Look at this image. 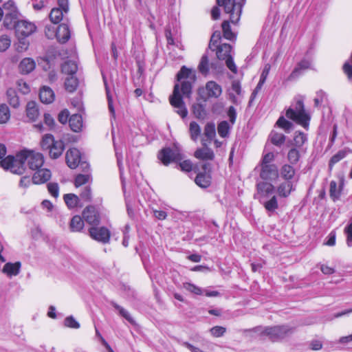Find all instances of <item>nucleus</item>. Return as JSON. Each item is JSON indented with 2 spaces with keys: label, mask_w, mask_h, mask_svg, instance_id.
I'll list each match as a JSON object with an SVG mask.
<instances>
[{
  "label": "nucleus",
  "mask_w": 352,
  "mask_h": 352,
  "mask_svg": "<svg viewBox=\"0 0 352 352\" xmlns=\"http://www.w3.org/2000/svg\"><path fill=\"white\" fill-rule=\"evenodd\" d=\"M0 163L5 170H9L14 174L22 175L25 173L26 166L32 170L41 168L44 164V157L41 153L24 149L19 152L15 157L8 155Z\"/></svg>",
  "instance_id": "nucleus-1"
},
{
  "label": "nucleus",
  "mask_w": 352,
  "mask_h": 352,
  "mask_svg": "<svg viewBox=\"0 0 352 352\" xmlns=\"http://www.w3.org/2000/svg\"><path fill=\"white\" fill-rule=\"evenodd\" d=\"M219 6H223L226 13L230 14L232 23L236 24L241 18L246 0H216Z\"/></svg>",
  "instance_id": "nucleus-2"
},
{
  "label": "nucleus",
  "mask_w": 352,
  "mask_h": 352,
  "mask_svg": "<svg viewBox=\"0 0 352 352\" xmlns=\"http://www.w3.org/2000/svg\"><path fill=\"white\" fill-rule=\"evenodd\" d=\"M286 116L308 129L311 117L306 112L302 100H298L294 108H289L286 111Z\"/></svg>",
  "instance_id": "nucleus-3"
},
{
  "label": "nucleus",
  "mask_w": 352,
  "mask_h": 352,
  "mask_svg": "<svg viewBox=\"0 0 352 352\" xmlns=\"http://www.w3.org/2000/svg\"><path fill=\"white\" fill-rule=\"evenodd\" d=\"M177 81H181L182 79H187L182 82L181 91L184 96L190 98L192 93V83L196 80L195 72L186 66H182L177 74Z\"/></svg>",
  "instance_id": "nucleus-4"
},
{
  "label": "nucleus",
  "mask_w": 352,
  "mask_h": 352,
  "mask_svg": "<svg viewBox=\"0 0 352 352\" xmlns=\"http://www.w3.org/2000/svg\"><path fill=\"white\" fill-rule=\"evenodd\" d=\"M294 329L287 325L265 327L261 334L266 335L272 342L281 340L293 333Z\"/></svg>",
  "instance_id": "nucleus-5"
},
{
  "label": "nucleus",
  "mask_w": 352,
  "mask_h": 352,
  "mask_svg": "<svg viewBox=\"0 0 352 352\" xmlns=\"http://www.w3.org/2000/svg\"><path fill=\"white\" fill-rule=\"evenodd\" d=\"M14 30L18 36L22 37L19 41L22 44V50H27L28 43L24 41V38L33 34L36 30V26L33 23L25 20H21L18 21Z\"/></svg>",
  "instance_id": "nucleus-6"
},
{
  "label": "nucleus",
  "mask_w": 352,
  "mask_h": 352,
  "mask_svg": "<svg viewBox=\"0 0 352 352\" xmlns=\"http://www.w3.org/2000/svg\"><path fill=\"white\" fill-rule=\"evenodd\" d=\"M4 21L3 25L8 29L15 28L18 21L19 12L14 5V1H8L3 4Z\"/></svg>",
  "instance_id": "nucleus-7"
},
{
  "label": "nucleus",
  "mask_w": 352,
  "mask_h": 352,
  "mask_svg": "<svg viewBox=\"0 0 352 352\" xmlns=\"http://www.w3.org/2000/svg\"><path fill=\"white\" fill-rule=\"evenodd\" d=\"M170 103L175 109L176 112L182 118H185L188 115V110L180 94V87L178 83L174 86L172 96H170Z\"/></svg>",
  "instance_id": "nucleus-8"
},
{
  "label": "nucleus",
  "mask_w": 352,
  "mask_h": 352,
  "mask_svg": "<svg viewBox=\"0 0 352 352\" xmlns=\"http://www.w3.org/2000/svg\"><path fill=\"white\" fill-rule=\"evenodd\" d=\"M158 159L162 163L168 166L171 162H177L183 160V155L178 150H173L166 147L162 148L158 153Z\"/></svg>",
  "instance_id": "nucleus-9"
},
{
  "label": "nucleus",
  "mask_w": 352,
  "mask_h": 352,
  "mask_svg": "<svg viewBox=\"0 0 352 352\" xmlns=\"http://www.w3.org/2000/svg\"><path fill=\"white\" fill-rule=\"evenodd\" d=\"M90 236L100 243H107L110 240V231L105 227H91L89 229Z\"/></svg>",
  "instance_id": "nucleus-10"
},
{
  "label": "nucleus",
  "mask_w": 352,
  "mask_h": 352,
  "mask_svg": "<svg viewBox=\"0 0 352 352\" xmlns=\"http://www.w3.org/2000/svg\"><path fill=\"white\" fill-rule=\"evenodd\" d=\"M256 189L259 201L270 198L275 191L274 185L264 181L257 183Z\"/></svg>",
  "instance_id": "nucleus-11"
},
{
  "label": "nucleus",
  "mask_w": 352,
  "mask_h": 352,
  "mask_svg": "<svg viewBox=\"0 0 352 352\" xmlns=\"http://www.w3.org/2000/svg\"><path fill=\"white\" fill-rule=\"evenodd\" d=\"M82 217L89 224L98 226L100 217L96 208L94 206H87L82 211Z\"/></svg>",
  "instance_id": "nucleus-12"
},
{
  "label": "nucleus",
  "mask_w": 352,
  "mask_h": 352,
  "mask_svg": "<svg viewBox=\"0 0 352 352\" xmlns=\"http://www.w3.org/2000/svg\"><path fill=\"white\" fill-rule=\"evenodd\" d=\"M260 177L264 181H275L278 177V170L276 164L261 166Z\"/></svg>",
  "instance_id": "nucleus-13"
},
{
  "label": "nucleus",
  "mask_w": 352,
  "mask_h": 352,
  "mask_svg": "<svg viewBox=\"0 0 352 352\" xmlns=\"http://www.w3.org/2000/svg\"><path fill=\"white\" fill-rule=\"evenodd\" d=\"M65 160L67 166L70 168H76L80 164V151L76 148L69 149L66 153Z\"/></svg>",
  "instance_id": "nucleus-14"
},
{
  "label": "nucleus",
  "mask_w": 352,
  "mask_h": 352,
  "mask_svg": "<svg viewBox=\"0 0 352 352\" xmlns=\"http://www.w3.org/2000/svg\"><path fill=\"white\" fill-rule=\"evenodd\" d=\"M52 173L47 168H38L32 176V183L34 184H41L50 179Z\"/></svg>",
  "instance_id": "nucleus-15"
},
{
  "label": "nucleus",
  "mask_w": 352,
  "mask_h": 352,
  "mask_svg": "<svg viewBox=\"0 0 352 352\" xmlns=\"http://www.w3.org/2000/svg\"><path fill=\"white\" fill-rule=\"evenodd\" d=\"M202 144L204 148H198L195 152V157L199 160H212L214 157V154L213 151L206 146V144L204 142V140H202Z\"/></svg>",
  "instance_id": "nucleus-16"
},
{
  "label": "nucleus",
  "mask_w": 352,
  "mask_h": 352,
  "mask_svg": "<svg viewBox=\"0 0 352 352\" xmlns=\"http://www.w3.org/2000/svg\"><path fill=\"white\" fill-rule=\"evenodd\" d=\"M70 31L67 24L63 23L58 25L56 30V38L60 43H67L70 38Z\"/></svg>",
  "instance_id": "nucleus-17"
},
{
  "label": "nucleus",
  "mask_w": 352,
  "mask_h": 352,
  "mask_svg": "<svg viewBox=\"0 0 352 352\" xmlns=\"http://www.w3.org/2000/svg\"><path fill=\"white\" fill-rule=\"evenodd\" d=\"M35 67L36 63L32 58H25L20 62L19 70L22 74H28L35 69Z\"/></svg>",
  "instance_id": "nucleus-18"
},
{
  "label": "nucleus",
  "mask_w": 352,
  "mask_h": 352,
  "mask_svg": "<svg viewBox=\"0 0 352 352\" xmlns=\"http://www.w3.org/2000/svg\"><path fill=\"white\" fill-rule=\"evenodd\" d=\"M311 63L309 60L303 59L300 61L296 67L294 69L292 72L288 77L289 80H292L296 78H298L302 73V71L307 69L310 67Z\"/></svg>",
  "instance_id": "nucleus-19"
},
{
  "label": "nucleus",
  "mask_w": 352,
  "mask_h": 352,
  "mask_svg": "<svg viewBox=\"0 0 352 352\" xmlns=\"http://www.w3.org/2000/svg\"><path fill=\"white\" fill-rule=\"evenodd\" d=\"M21 263L19 261L15 263H7L4 265L2 272L9 277L16 276L20 272Z\"/></svg>",
  "instance_id": "nucleus-20"
},
{
  "label": "nucleus",
  "mask_w": 352,
  "mask_h": 352,
  "mask_svg": "<svg viewBox=\"0 0 352 352\" xmlns=\"http://www.w3.org/2000/svg\"><path fill=\"white\" fill-rule=\"evenodd\" d=\"M206 89L209 98H219L222 93L221 87L214 81H209L206 83Z\"/></svg>",
  "instance_id": "nucleus-21"
},
{
  "label": "nucleus",
  "mask_w": 352,
  "mask_h": 352,
  "mask_svg": "<svg viewBox=\"0 0 352 352\" xmlns=\"http://www.w3.org/2000/svg\"><path fill=\"white\" fill-rule=\"evenodd\" d=\"M65 149V143L63 140H56L49 149V155L52 159L58 158Z\"/></svg>",
  "instance_id": "nucleus-22"
},
{
  "label": "nucleus",
  "mask_w": 352,
  "mask_h": 352,
  "mask_svg": "<svg viewBox=\"0 0 352 352\" xmlns=\"http://www.w3.org/2000/svg\"><path fill=\"white\" fill-rule=\"evenodd\" d=\"M294 190L295 186L291 181L283 182L277 188V192L282 197H287Z\"/></svg>",
  "instance_id": "nucleus-23"
},
{
  "label": "nucleus",
  "mask_w": 352,
  "mask_h": 352,
  "mask_svg": "<svg viewBox=\"0 0 352 352\" xmlns=\"http://www.w3.org/2000/svg\"><path fill=\"white\" fill-rule=\"evenodd\" d=\"M260 203L263 205L270 216L275 212L276 210L278 208L277 198L275 195H272L269 199L261 200Z\"/></svg>",
  "instance_id": "nucleus-24"
},
{
  "label": "nucleus",
  "mask_w": 352,
  "mask_h": 352,
  "mask_svg": "<svg viewBox=\"0 0 352 352\" xmlns=\"http://www.w3.org/2000/svg\"><path fill=\"white\" fill-rule=\"evenodd\" d=\"M211 179L209 173H199L195 179V182L199 187L206 188L210 186Z\"/></svg>",
  "instance_id": "nucleus-25"
},
{
  "label": "nucleus",
  "mask_w": 352,
  "mask_h": 352,
  "mask_svg": "<svg viewBox=\"0 0 352 352\" xmlns=\"http://www.w3.org/2000/svg\"><path fill=\"white\" fill-rule=\"evenodd\" d=\"M69 124L74 132H80L83 126L82 116L77 113L73 114L69 119Z\"/></svg>",
  "instance_id": "nucleus-26"
},
{
  "label": "nucleus",
  "mask_w": 352,
  "mask_h": 352,
  "mask_svg": "<svg viewBox=\"0 0 352 352\" xmlns=\"http://www.w3.org/2000/svg\"><path fill=\"white\" fill-rule=\"evenodd\" d=\"M39 98L43 103H52L54 100V93L51 88L44 86L40 90Z\"/></svg>",
  "instance_id": "nucleus-27"
},
{
  "label": "nucleus",
  "mask_w": 352,
  "mask_h": 352,
  "mask_svg": "<svg viewBox=\"0 0 352 352\" xmlns=\"http://www.w3.org/2000/svg\"><path fill=\"white\" fill-rule=\"evenodd\" d=\"M343 185H344V179L343 178H342V179L340 180L339 188H338L337 183L335 181H331L330 182L329 195L333 201H336V200L339 199L340 195H341V190L343 187Z\"/></svg>",
  "instance_id": "nucleus-28"
},
{
  "label": "nucleus",
  "mask_w": 352,
  "mask_h": 352,
  "mask_svg": "<svg viewBox=\"0 0 352 352\" xmlns=\"http://www.w3.org/2000/svg\"><path fill=\"white\" fill-rule=\"evenodd\" d=\"M232 46L228 43H223L217 46V56L219 60H225L230 55Z\"/></svg>",
  "instance_id": "nucleus-29"
},
{
  "label": "nucleus",
  "mask_w": 352,
  "mask_h": 352,
  "mask_svg": "<svg viewBox=\"0 0 352 352\" xmlns=\"http://www.w3.org/2000/svg\"><path fill=\"white\" fill-rule=\"evenodd\" d=\"M62 72L69 76L74 75L78 70V63L76 60H67L61 66Z\"/></svg>",
  "instance_id": "nucleus-30"
},
{
  "label": "nucleus",
  "mask_w": 352,
  "mask_h": 352,
  "mask_svg": "<svg viewBox=\"0 0 352 352\" xmlns=\"http://www.w3.org/2000/svg\"><path fill=\"white\" fill-rule=\"evenodd\" d=\"M84 228V221L79 215L74 216L69 223V229L72 232H80Z\"/></svg>",
  "instance_id": "nucleus-31"
},
{
  "label": "nucleus",
  "mask_w": 352,
  "mask_h": 352,
  "mask_svg": "<svg viewBox=\"0 0 352 352\" xmlns=\"http://www.w3.org/2000/svg\"><path fill=\"white\" fill-rule=\"evenodd\" d=\"M26 114L30 120L34 121L38 116V109L34 101H30L27 104Z\"/></svg>",
  "instance_id": "nucleus-32"
},
{
  "label": "nucleus",
  "mask_w": 352,
  "mask_h": 352,
  "mask_svg": "<svg viewBox=\"0 0 352 352\" xmlns=\"http://www.w3.org/2000/svg\"><path fill=\"white\" fill-rule=\"evenodd\" d=\"M295 169L290 164H284L280 168V176L286 181L292 179L295 175Z\"/></svg>",
  "instance_id": "nucleus-33"
},
{
  "label": "nucleus",
  "mask_w": 352,
  "mask_h": 352,
  "mask_svg": "<svg viewBox=\"0 0 352 352\" xmlns=\"http://www.w3.org/2000/svg\"><path fill=\"white\" fill-rule=\"evenodd\" d=\"M63 199L65 204L69 209H73L77 207L80 201L79 197L73 193L64 195Z\"/></svg>",
  "instance_id": "nucleus-34"
},
{
  "label": "nucleus",
  "mask_w": 352,
  "mask_h": 352,
  "mask_svg": "<svg viewBox=\"0 0 352 352\" xmlns=\"http://www.w3.org/2000/svg\"><path fill=\"white\" fill-rule=\"evenodd\" d=\"M230 22L232 23L231 20L229 21H224L222 23L221 27L223 30V37L226 39L230 40V41H234L236 39V34L232 32L231 28L230 25Z\"/></svg>",
  "instance_id": "nucleus-35"
},
{
  "label": "nucleus",
  "mask_w": 352,
  "mask_h": 352,
  "mask_svg": "<svg viewBox=\"0 0 352 352\" xmlns=\"http://www.w3.org/2000/svg\"><path fill=\"white\" fill-rule=\"evenodd\" d=\"M109 303L116 309H117L119 311V314L123 318H124L129 322H130L131 324H135V320L125 309H124L122 307L120 306L113 300L110 301Z\"/></svg>",
  "instance_id": "nucleus-36"
},
{
  "label": "nucleus",
  "mask_w": 352,
  "mask_h": 352,
  "mask_svg": "<svg viewBox=\"0 0 352 352\" xmlns=\"http://www.w3.org/2000/svg\"><path fill=\"white\" fill-rule=\"evenodd\" d=\"M64 10L60 8H54L52 9L50 13V19L52 23H58L64 17Z\"/></svg>",
  "instance_id": "nucleus-37"
},
{
  "label": "nucleus",
  "mask_w": 352,
  "mask_h": 352,
  "mask_svg": "<svg viewBox=\"0 0 352 352\" xmlns=\"http://www.w3.org/2000/svg\"><path fill=\"white\" fill-rule=\"evenodd\" d=\"M78 86V80L77 78L71 75L65 79V89L69 92H74Z\"/></svg>",
  "instance_id": "nucleus-38"
},
{
  "label": "nucleus",
  "mask_w": 352,
  "mask_h": 352,
  "mask_svg": "<svg viewBox=\"0 0 352 352\" xmlns=\"http://www.w3.org/2000/svg\"><path fill=\"white\" fill-rule=\"evenodd\" d=\"M7 97L9 104L14 108L19 106V99L14 89L10 88L7 90Z\"/></svg>",
  "instance_id": "nucleus-39"
},
{
  "label": "nucleus",
  "mask_w": 352,
  "mask_h": 352,
  "mask_svg": "<svg viewBox=\"0 0 352 352\" xmlns=\"http://www.w3.org/2000/svg\"><path fill=\"white\" fill-rule=\"evenodd\" d=\"M271 142L277 146H280L285 142L286 137L283 133L272 131L270 135Z\"/></svg>",
  "instance_id": "nucleus-40"
},
{
  "label": "nucleus",
  "mask_w": 352,
  "mask_h": 352,
  "mask_svg": "<svg viewBox=\"0 0 352 352\" xmlns=\"http://www.w3.org/2000/svg\"><path fill=\"white\" fill-rule=\"evenodd\" d=\"M189 132L190 138L195 142L201 134V127L196 122L192 121L189 125Z\"/></svg>",
  "instance_id": "nucleus-41"
},
{
  "label": "nucleus",
  "mask_w": 352,
  "mask_h": 352,
  "mask_svg": "<svg viewBox=\"0 0 352 352\" xmlns=\"http://www.w3.org/2000/svg\"><path fill=\"white\" fill-rule=\"evenodd\" d=\"M198 69L200 73H201L203 75H207L209 72V60L208 55L206 54H204L199 62V64L198 65Z\"/></svg>",
  "instance_id": "nucleus-42"
},
{
  "label": "nucleus",
  "mask_w": 352,
  "mask_h": 352,
  "mask_svg": "<svg viewBox=\"0 0 352 352\" xmlns=\"http://www.w3.org/2000/svg\"><path fill=\"white\" fill-rule=\"evenodd\" d=\"M204 135L207 138L208 141H211L213 138L215 137L216 131H215V124L213 122H208L206 124L204 127Z\"/></svg>",
  "instance_id": "nucleus-43"
},
{
  "label": "nucleus",
  "mask_w": 352,
  "mask_h": 352,
  "mask_svg": "<svg viewBox=\"0 0 352 352\" xmlns=\"http://www.w3.org/2000/svg\"><path fill=\"white\" fill-rule=\"evenodd\" d=\"M347 152L344 150H340L333 155L329 160V168L331 170L334 164L344 159L346 156Z\"/></svg>",
  "instance_id": "nucleus-44"
},
{
  "label": "nucleus",
  "mask_w": 352,
  "mask_h": 352,
  "mask_svg": "<svg viewBox=\"0 0 352 352\" xmlns=\"http://www.w3.org/2000/svg\"><path fill=\"white\" fill-rule=\"evenodd\" d=\"M307 135L301 131H296L294 138V145L300 148L307 142Z\"/></svg>",
  "instance_id": "nucleus-45"
},
{
  "label": "nucleus",
  "mask_w": 352,
  "mask_h": 352,
  "mask_svg": "<svg viewBox=\"0 0 352 352\" xmlns=\"http://www.w3.org/2000/svg\"><path fill=\"white\" fill-rule=\"evenodd\" d=\"M192 111L194 116L198 119H204L206 116L204 107L201 104H193L192 106Z\"/></svg>",
  "instance_id": "nucleus-46"
},
{
  "label": "nucleus",
  "mask_w": 352,
  "mask_h": 352,
  "mask_svg": "<svg viewBox=\"0 0 352 352\" xmlns=\"http://www.w3.org/2000/svg\"><path fill=\"white\" fill-rule=\"evenodd\" d=\"M56 140L51 134H46L43 137L41 145L43 150H49Z\"/></svg>",
  "instance_id": "nucleus-47"
},
{
  "label": "nucleus",
  "mask_w": 352,
  "mask_h": 352,
  "mask_svg": "<svg viewBox=\"0 0 352 352\" xmlns=\"http://www.w3.org/2000/svg\"><path fill=\"white\" fill-rule=\"evenodd\" d=\"M230 126L227 121L221 122L217 126V131L221 138H226L229 134Z\"/></svg>",
  "instance_id": "nucleus-48"
},
{
  "label": "nucleus",
  "mask_w": 352,
  "mask_h": 352,
  "mask_svg": "<svg viewBox=\"0 0 352 352\" xmlns=\"http://www.w3.org/2000/svg\"><path fill=\"white\" fill-rule=\"evenodd\" d=\"M276 124L278 127L285 130V132H289L293 126V124L291 122L287 120L283 116H280L278 118Z\"/></svg>",
  "instance_id": "nucleus-49"
},
{
  "label": "nucleus",
  "mask_w": 352,
  "mask_h": 352,
  "mask_svg": "<svg viewBox=\"0 0 352 352\" xmlns=\"http://www.w3.org/2000/svg\"><path fill=\"white\" fill-rule=\"evenodd\" d=\"M9 108L6 104L0 105V123H6L10 118Z\"/></svg>",
  "instance_id": "nucleus-50"
},
{
  "label": "nucleus",
  "mask_w": 352,
  "mask_h": 352,
  "mask_svg": "<svg viewBox=\"0 0 352 352\" xmlns=\"http://www.w3.org/2000/svg\"><path fill=\"white\" fill-rule=\"evenodd\" d=\"M300 158V153L296 148H291L287 154L288 161L291 164H296Z\"/></svg>",
  "instance_id": "nucleus-51"
},
{
  "label": "nucleus",
  "mask_w": 352,
  "mask_h": 352,
  "mask_svg": "<svg viewBox=\"0 0 352 352\" xmlns=\"http://www.w3.org/2000/svg\"><path fill=\"white\" fill-rule=\"evenodd\" d=\"M183 287L185 289L188 290V292L193 293L197 295H201L204 294L203 290L201 288L197 287V285L190 283H184L183 284Z\"/></svg>",
  "instance_id": "nucleus-52"
},
{
  "label": "nucleus",
  "mask_w": 352,
  "mask_h": 352,
  "mask_svg": "<svg viewBox=\"0 0 352 352\" xmlns=\"http://www.w3.org/2000/svg\"><path fill=\"white\" fill-rule=\"evenodd\" d=\"M90 175L89 174H79L76 175L74 180V185L76 188L85 184L89 182Z\"/></svg>",
  "instance_id": "nucleus-53"
},
{
  "label": "nucleus",
  "mask_w": 352,
  "mask_h": 352,
  "mask_svg": "<svg viewBox=\"0 0 352 352\" xmlns=\"http://www.w3.org/2000/svg\"><path fill=\"white\" fill-rule=\"evenodd\" d=\"M57 28L53 24H47L45 27V34L47 38L52 39L56 36Z\"/></svg>",
  "instance_id": "nucleus-54"
},
{
  "label": "nucleus",
  "mask_w": 352,
  "mask_h": 352,
  "mask_svg": "<svg viewBox=\"0 0 352 352\" xmlns=\"http://www.w3.org/2000/svg\"><path fill=\"white\" fill-rule=\"evenodd\" d=\"M221 38V36L220 31H214L210 38L209 48L212 50H214V49H212V46H217V45L220 41Z\"/></svg>",
  "instance_id": "nucleus-55"
},
{
  "label": "nucleus",
  "mask_w": 352,
  "mask_h": 352,
  "mask_svg": "<svg viewBox=\"0 0 352 352\" xmlns=\"http://www.w3.org/2000/svg\"><path fill=\"white\" fill-rule=\"evenodd\" d=\"M226 328L221 326H215L210 329V332L212 336L219 338L224 335Z\"/></svg>",
  "instance_id": "nucleus-56"
},
{
  "label": "nucleus",
  "mask_w": 352,
  "mask_h": 352,
  "mask_svg": "<svg viewBox=\"0 0 352 352\" xmlns=\"http://www.w3.org/2000/svg\"><path fill=\"white\" fill-rule=\"evenodd\" d=\"M11 41L7 35L0 36V52H5L10 46Z\"/></svg>",
  "instance_id": "nucleus-57"
},
{
  "label": "nucleus",
  "mask_w": 352,
  "mask_h": 352,
  "mask_svg": "<svg viewBox=\"0 0 352 352\" xmlns=\"http://www.w3.org/2000/svg\"><path fill=\"white\" fill-rule=\"evenodd\" d=\"M65 326L72 328V329H78L80 328V324L76 320V319L72 316H68L65 318L64 320Z\"/></svg>",
  "instance_id": "nucleus-58"
},
{
  "label": "nucleus",
  "mask_w": 352,
  "mask_h": 352,
  "mask_svg": "<svg viewBox=\"0 0 352 352\" xmlns=\"http://www.w3.org/2000/svg\"><path fill=\"white\" fill-rule=\"evenodd\" d=\"M47 190L54 197L57 198L58 197L59 186L57 183L50 182L47 184Z\"/></svg>",
  "instance_id": "nucleus-59"
},
{
  "label": "nucleus",
  "mask_w": 352,
  "mask_h": 352,
  "mask_svg": "<svg viewBox=\"0 0 352 352\" xmlns=\"http://www.w3.org/2000/svg\"><path fill=\"white\" fill-rule=\"evenodd\" d=\"M274 160V155L273 153L270 152L266 153L263 156L261 162H260V166H265V165H272L273 164L272 162Z\"/></svg>",
  "instance_id": "nucleus-60"
},
{
  "label": "nucleus",
  "mask_w": 352,
  "mask_h": 352,
  "mask_svg": "<svg viewBox=\"0 0 352 352\" xmlns=\"http://www.w3.org/2000/svg\"><path fill=\"white\" fill-rule=\"evenodd\" d=\"M80 198L85 201L91 200V187L85 186L80 194Z\"/></svg>",
  "instance_id": "nucleus-61"
},
{
  "label": "nucleus",
  "mask_w": 352,
  "mask_h": 352,
  "mask_svg": "<svg viewBox=\"0 0 352 352\" xmlns=\"http://www.w3.org/2000/svg\"><path fill=\"white\" fill-rule=\"evenodd\" d=\"M17 87L23 94H27L30 92V87L23 80H19L16 82Z\"/></svg>",
  "instance_id": "nucleus-62"
},
{
  "label": "nucleus",
  "mask_w": 352,
  "mask_h": 352,
  "mask_svg": "<svg viewBox=\"0 0 352 352\" xmlns=\"http://www.w3.org/2000/svg\"><path fill=\"white\" fill-rule=\"evenodd\" d=\"M177 166H179L182 171L190 172L192 170V164L189 160L180 162Z\"/></svg>",
  "instance_id": "nucleus-63"
},
{
  "label": "nucleus",
  "mask_w": 352,
  "mask_h": 352,
  "mask_svg": "<svg viewBox=\"0 0 352 352\" xmlns=\"http://www.w3.org/2000/svg\"><path fill=\"white\" fill-rule=\"evenodd\" d=\"M69 116V113L67 109H64L61 111L58 116V120L61 124H66L68 121V118Z\"/></svg>",
  "instance_id": "nucleus-64"
}]
</instances>
